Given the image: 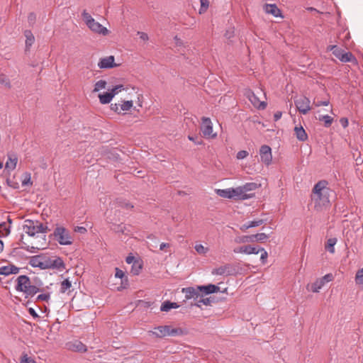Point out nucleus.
Returning a JSON list of instances; mask_svg holds the SVG:
<instances>
[{
    "instance_id": "nucleus-1",
    "label": "nucleus",
    "mask_w": 363,
    "mask_h": 363,
    "mask_svg": "<svg viewBox=\"0 0 363 363\" xmlns=\"http://www.w3.org/2000/svg\"><path fill=\"white\" fill-rule=\"evenodd\" d=\"M326 180H320L316 183L313 189L312 200L315 203V208H320L330 203V189L328 187Z\"/></svg>"
},
{
    "instance_id": "nucleus-2",
    "label": "nucleus",
    "mask_w": 363,
    "mask_h": 363,
    "mask_svg": "<svg viewBox=\"0 0 363 363\" xmlns=\"http://www.w3.org/2000/svg\"><path fill=\"white\" fill-rule=\"evenodd\" d=\"M50 236L60 245H71L74 242L72 233L61 225H57Z\"/></svg>"
},
{
    "instance_id": "nucleus-3",
    "label": "nucleus",
    "mask_w": 363,
    "mask_h": 363,
    "mask_svg": "<svg viewBox=\"0 0 363 363\" xmlns=\"http://www.w3.org/2000/svg\"><path fill=\"white\" fill-rule=\"evenodd\" d=\"M16 290L23 292L27 296H33L40 291L39 288L34 285H31L30 279L26 275H21L17 279Z\"/></svg>"
},
{
    "instance_id": "nucleus-4",
    "label": "nucleus",
    "mask_w": 363,
    "mask_h": 363,
    "mask_svg": "<svg viewBox=\"0 0 363 363\" xmlns=\"http://www.w3.org/2000/svg\"><path fill=\"white\" fill-rule=\"evenodd\" d=\"M23 230L28 235L33 237L38 233H46L48 230V227L38 220L28 219L24 221Z\"/></svg>"
},
{
    "instance_id": "nucleus-5",
    "label": "nucleus",
    "mask_w": 363,
    "mask_h": 363,
    "mask_svg": "<svg viewBox=\"0 0 363 363\" xmlns=\"http://www.w3.org/2000/svg\"><path fill=\"white\" fill-rule=\"evenodd\" d=\"M40 255L42 261L40 269H56L62 270L65 268V263L61 257H49L43 254Z\"/></svg>"
},
{
    "instance_id": "nucleus-6",
    "label": "nucleus",
    "mask_w": 363,
    "mask_h": 363,
    "mask_svg": "<svg viewBox=\"0 0 363 363\" xmlns=\"http://www.w3.org/2000/svg\"><path fill=\"white\" fill-rule=\"evenodd\" d=\"M182 293L185 294L186 300H192L191 306H196L201 307L199 304V298L202 296L201 291L198 289V286L196 287H186L182 289Z\"/></svg>"
},
{
    "instance_id": "nucleus-7",
    "label": "nucleus",
    "mask_w": 363,
    "mask_h": 363,
    "mask_svg": "<svg viewBox=\"0 0 363 363\" xmlns=\"http://www.w3.org/2000/svg\"><path fill=\"white\" fill-rule=\"evenodd\" d=\"M155 331L152 333L155 336L157 337H163L165 336H177L182 333L180 328H172L169 325L158 326L155 328Z\"/></svg>"
},
{
    "instance_id": "nucleus-8",
    "label": "nucleus",
    "mask_w": 363,
    "mask_h": 363,
    "mask_svg": "<svg viewBox=\"0 0 363 363\" xmlns=\"http://www.w3.org/2000/svg\"><path fill=\"white\" fill-rule=\"evenodd\" d=\"M201 130L204 138H214L216 137V133H213V125L209 118H202Z\"/></svg>"
},
{
    "instance_id": "nucleus-9",
    "label": "nucleus",
    "mask_w": 363,
    "mask_h": 363,
    "mask_svg": "<svg viewBox=\"0 0 363 363\" xmlns=\"http://www.w3.org/2000/svg\"><path fill=\"white\" fill-rule=\"evenodd\" d=\"M311 101L306 96H302L299 98L295 99L294 104L297 110L303 113L306 114L311 110Z\"/></svg>"
},
{
    "instance_id": "nucleus-10",
    "label": "nucleus",
    "mask_w": 363,
    "mask_h": 363,
    "mask_svg": "<svg viewBox=\"0 0 363 363\" xmlns=\"http://www.w3.org/2000/svg\"><path fill=\"white\" fill-rule=\"evenodd\" d=\"M260 160L265 165L269 166L272 161V149L269 145H262L259 149Z\"/></svg>"
},
{
    "instance_id": "nucleus-11",
    "label": "nucleus",
    "mask_w": 363,
    "mask_h": 363,
    "mask_svg": "<svg viewBox=\"0 0 363 363\" xmlns=\"http://www.w3.org/2000/svg\"><path fill=\"white\" fill-rule=\"evenodd\" d=\"M333 275L332 274H327L322 278L317 279L312 285L311 290L314 293L319 292L320 289L325 285V283L330 282L333 279Z\"/></svg>"
},
{
    "instance_id": "nucleus-12",
    "label": "nucleus",
    "mask_w": 363,
    "mask_h": 363,
    "mask_svg": "<svg viewBox=\"0 0 363 363\" xmlns=\"http://www.w3.org/2000/svg\"><path fill=\"white\" fill-rule=\"evenodd\" d=\"M245 95L255 107L262 110L266 108L267 104L264 101H261L259 98L250 90H248Z\"/></svg>"
},
{
    "instance_id": "nucleus-13",
    "label": "nucleus",
    "mask_w": 363,
    "mask_h": 363,
    "mask_svg": "<svg viewBox=\"0 0 363 363\" xmlns=\"http://www.w3.org/2000/svg\"><path fill=\"white\" fill-rule=\"evenodd\" d=\"M115 58L113 55L100 59L98 67L100 69H111L118 66L115 62Z\"/></svg>"
},
{
    "instance_id": "nucleus-14",
    "label": "nucleus",
    "mask_w": 363,
    "mask_h": 363,
    "mask_svg": "<svg viewBox=\"0 0 363 363\" xmlns=\"http://www.w3.org/2000/svg\"><path fill=\"white\" fill-rule=\"evenodd\" d=\"M87 26L91 31L96 33L101 34L103 35H106L108 34V30L95 20H94Z\"/></svg>"
},
{
    "instance_id": "nucleus-15",
    "label": "nucleus",
    "mask_w": 363,
    "mask_h": 363,
    "mask_svg": "<svg viewBox=\"0 0 363 363\" xmlns=\"http://www.w3.org/2000/svg\"><path fill=\"white\" fill-rule=\"evenodd\" d=\"M257 247H252L251 245H245L234 249L233 252L235 253H242L246 255H257L259 253V250H257Z\"/></svg>"
},
{
    "instance_id": "nucleus-16",
    "label": "nucleus",
    "mask_w": 363,
    "mask_h": 363,
    "mask_svg": "<svg viewBox=\"0 0 363 363\" xmlns=\"http://www.w3.org/2000/svg\"><path fill=\"white\" fill-rule=\"evenodd\" d=\"M67 346L69 350L74 352H85L87 350L86 346L78 340L69 342Z\"/></svg>"
},
{
    "instance_id": "nucleus-17",
    "label": "nucleus",
    "mask_w": 363,
    "mask_h": 363,
    "mask_svg": "<svg viewBox=\"0 0 363 363\" xmlns=\"http://www.w3.org/2000/svg\"><path fill=\"white\" fill-rule=\"evenodd\" d=\"M198 289L201 291V294H211L219 291L220 288L214 284H210L206 286H198Z\"/></svg>"
},
{
    "instance_id": "nucleus-18",
    "label": "nucleus",
    "mask_w": 363,
    "mask_h": 363,
    "mask_svg": "<svg viewBox=\"0 0 363 363\" xmlns=\"http://www.w3.org/2000/svg\"><path fill=\"white\" fill-rule=\"evenodd\" d=\"M264 9L267 13L272 14L274 17L281 16V11L276 4H266Z\"/></svg>"
},
{
    "instance_id": "nucleus-19",
    "label": "nucleus",
    "mask_w": 363,
    "mask_h": 363,
    "mask_svg": "<svg viewBox=\"0 0 363 363\" xmlns=\"http://www.w3.org/2000/svg\"><path fill=\"white\" fill-rule=\"evenodd\" d=\"M294 132L296 138L300 141H306L308 139V135L302 126H296Z\"/></svg>"
},
{
    "instance_id": "nucleus-20",
    "label": "nucleus",
    "mask_w": 363,
    "mask_h": 363,
    "mask_svg": "<svg viewBox=\"0 0 363 363\" xmlns=\"http://www.w3.org/2000/svg\"><path fill=\"white\" fill-rule=\"evenodd\" d=\"M18 158L16 155H12L9 156V159L6 162L5 169L9 171L13 170L17 164Z\"/></svg>"
},
{
    "instance_id": "nucleus-21",
    "label": "nucleus",
    "mask_w": 363,
    "mask_h": 363,
    "mask_svg": "<svg viewBox=\"0 0 363 363\" xmlns=\"http://www.w3.org/2000/svg\"><path fill=\"white\" fill-rule=\"evenodd\" d=\"M233 194H234L235 199H240V200H245L250 198L243 191V189H242V186L237 187L235 189L233 188Z\"/></svg>"
},
{
    "instance_id": "nucleus-22",
    "label": "nucleus",
    "mask_w": 363,
    "mask_h": 363,
    "mask_svg": "<svg viewBox=\"0 0 363 363\" xmlns=\"http://www.w3.org/2000/svg\"><path fill=\"white\" fill-rule=\"evenodd\" d=\"M216 194L220 197L225 199L234 198V194H233L232 193L233 192V188H228L225 189H216Z\"/></svg>"
},
{
    "instance_id": "nucleus-23",
    "label": "nucleus",
    "mask_w": 363,
    "mask_h": 363,
    "mask_svg": "<svg viewBox=\"0 0 363 363\" xmlns=\"http://www.w3.org/2000/svg\"><path fill=\"white\" fill-rule=\"evenodd\" d=\"M229 266L224 265L220 267L216 268L212 271V274L214 275H229L230 272L228 271Z\"/></svg>"
},
{
    "instance_id": "nucleus-24",
    "label": "nucleus",
    "mask_w": 363,
    "mask_h": 363,
    "mask_svg": "<svg viewBox=\"0 0 363 363\" xmlns=\"http://www.w3.org/2000/svg\"><path fill=\"white\" fill-rule=\"evenodd\" d=\"M99 101L102 104H106L111 101L113 95L110 92H105L99 95Z\"/></svg>"
},
{
    "instance_id": "nucleus-25",
    "label": "nucleus",
    "mask_w": 363,
    "mask_h": 363,
    "mask_svg": "<svg viewBox=\"0 0 363 363\" xmlns=\"http://www.w3.org/2000/svg\"><path fill=\"white\" fill-rule=\"evenodd\" d=\"M24 35L26 38V46L27 48H29L33 44V43L35 41V38H34L32 32L29 30H25Z\"/></svg>"
},
{
    "instance_id": "nucleus-26",
    "label": "nucleus",
    "mask_w": 363,
    "mask_h": 363,
    "mask_svg": "<svg viewBox=\"0 0 363 363\" xmlns=\"http://www.w3.org/2000/svg\"><path fill=\"white\" fill-rule=\"evenodd\" d=\"M179 307V306L177 303L170 302V301H164L162 304L160 310L162 311L167 312V311H169L172 308H177Z\"/></svg>"
},
{
    "instance_id": "nucleus-27",
    "label": "nucleus",
    "mask_w": 363,
    "mask_h": 363,
    "mask_svg": "<svg viewBox=\"0 0 363 363\" xmlns=\"http://www.w3.org/2000/svg\"><path fill=\"white\" fill-rule=\"evenodd\" d=\"M29 264L33 267H38L40 269V266L42 265L41 255H39L31 257L29 260Z\"/></svg>"
},
{
    "instance_id": "nucleus-28",
    "label": "nucleus",
    "mask_w": 363,
    "mask_h": 363,
    "mask_svg": "<svg viewBox=\"0 0 363 363\" xmlns=\"http://www.w3.org/2000/svg\"><path fill=\"white\" fill-rule=\"evenodd\" d=\"M235 241L237 243H246V242H253L254 238L253 235H242L235 238Z\"/></svg>"
},
{
    "instance_id": "nucleus-29",
    "label": "nucleus",
    "mask_w": 363,
    "mask_h": 363,
    "mask_svg": "<svg viewBox=\"0 0 363 363\" xmlns=\"http://www.w3.org/2000/svg\"><path fill=\"white\" fill-rule=\"evenodd\" d=\"M354 55L350 52H345L341 55L340 60L343 62H349L354 60Z\"/></svg>"
},
{
    "instance_id": "nucleus-30",
    "label": "nucleus",
    "mask_w": 363,
    "mask_h": 363,
    "mask_svg": "<svg viewBox=\"0 0 363 363\" xmlns=\"http://www.w3.org/2000/svg\"><path fill=\"white\" fill-rule=\"evenodd\" d=\"M337 242L336 238H330L327 240V244L325 245V249L329 251L330 253L335 252V245Z\"/></svg>"
},
{
    "instance_id": "nucleus-31",
    "label": "nucleus",
    "mask_w": 363,
    "mask_h": 363,
    "mask_svg": "<svg viewBox=\"0 0 363 363\" xmlns=\"http://www.w3.org/2000/svg\"><path fill=\"white\" fill-rule=\"evenodd\" d=\"M71 287H72V282L68 279H66L61 282L60 292L65 293Z\"/></svg>"
},
{
    "instance_id": "nucleus-32",
    "label": "nucleus",
    "mask_w": 363,
    "mask_h": 363,
    "mask_svg": "<svg viewBox=\"0 0 363 363\" xmlns=\"http://www.w3.org/2000/svg\"><path fill=\"white\" fill-rule=\"evenodd\" d=\"M141 269H142L141 263L138 260L134 261V262L132 265V268H131V273L133 275H138L140 273Z\"/></svg>"
},
{
    "instance_id": "nucleus-33",
    "label": "nucleus",
    "mask_w": 363,
    "mask_h": 363,
    "mask_svg": "<svg viewBox=\"0 0 363 363\" xmlns=\"http://www.w3.org/2000/svg\"><path fill=\"white\" fill-rule=\"evenodd\" d=\"M122 102V104H120L121 112L129 111L133 106V101H124Z\"/></svg>"
},
{
    "instance_id": "nucleus-34",
    "label": "nucleus",
    "mask_w": 363,
    "mask_h": 363,
    "mask_svg": "<svg viewBox=\"0 0 363 363\" xmlns=\"http://www.w3.org/2000/svg\"><path fill=\"white\" fill-rule=\"evenodd\" d=\"M319 120L323 121L324 123V125L327 128L330 127L333 121V118L328 115L320 116Z\"/></svg>"
},
{
    "instance_id": "nucleus-35",
    "label": "nucleus",
    "mask_w": 363,
    "mask_h": 363,
    "mask_svg": "<svg viewBox=\"0 0 363 363\" xmlns=\"http://www.w3.org/2000/svg\"><path fill=\"white\" fill-rule=\"evenodd\" d=\"M106 82L105 80L101 79L96 82L94 84V88L93 91L94 92H98L100 90H102L106 88Z\"/></svg>"
},
{
    "instance_id": "nucleus-36",
    "label": "nucleus",
    "mask_w": 363,
    "mask_h": 363,
    "mask_svg": "<svg viewBox=\"0 0 363 363\" xmlns=\"http://www.w3.org/2000/svg\"><path fill=\"white\" fill-rule=\"evenodd\" d=\"M355 282L357 285L362 286L363 287V267L357 272L355 275Z\"/></svg>"
},
{
    "instance_id": "nucleus-37",
    "label": "nucleus",
    "mask_w": 363,
    "mask_h": 363,
    "mask_svg": "<svg viewBox=\"0 0 363 363\" xmlns=\"http://www.w3.org/2000/svg\"><path fill=\"white\" fill-rule=\"evenodd\" d=\"M82 16L86 26L89 25L94 20L86 10L83 11Z\"/></svg>"
},
{
    "instance_id": "nucleus-38",
    "label": "nucleus",
    "mask_w": 363,
    "mask_h": 363,
    "mask_svg": "<svg viewBox=\"0 0 363 363\" xmlns=\"http://www.w3.org/2000/svg\"><path fill=\"white\" fill-rule=\"evenodd\" d=\"M10 227L5 223H0V235L6 236L10 233Z\"/></svg>"
},
{
    "instance_id": "nucleus-39",
    "label": "nucleus",
    "mask_w": 363,
    "mask_h": 363,
    "mask_svg": "<svg viewBox=\"0 0 363 363\" xmlns=\"http://www.w3.org/2000/svg\"><path fill=\"white\" fill-rule=\"evenodd\" d=\"M330 50L333 51V54L340 60L341 55L344 52V50L338 48L336 45L330 46Z\"/></svg>"
},
{
    "instance_id": "nucleus-40",
    "label": "nucleus",
    "mask_w": 363,
    "mask_h": 363,
    "mask_svg": "<svg viewBox=\"0 0 363 363\" xmlns=\"http://www.w3.org/2000/svg\"><path fill=\"white\" fill-rule=\"evenodd\" d=\"M194 249L200 255H205V254H206L208 252V247H205L201 244H196L194 246Z\"/></svg>"
},
{
    "instance_id": "nucleus-41",
    "label": "nucleus",
    "mask_w": 363,
    "mask_h": 363,
    "mask_svg": "<svg viewBox=\"0 0 363 363\" xmlns=\"http://www.w3.org/2000/svg\"><path fill=\"white\" fill-rule=\"evenodd\" d=\"M257 187V184L255 183H246L244 186H242V189H243V191L245 193L246 191H250L256 189Z\"/></svg>"
},
{
    "instance_id": "nucleus-42",
    "label": "nucleus",
    "mask_w": 363,
    "mask_h": 363,
    "mask_svg": "<svg viewBox=\"0 0 363 363\" xmlns=\"http://www.w3.org/2000/svg\"><path fill=\"white\" fill-rule=\"evenodd\" d=\"M112 229L116 233H121L123 234H125L126 228L124 225H122V224H120V225L114 224V225H113Z\"/></svg>"
},
{
    "instance_id": "nucleus-43",
    "label": "nucleus",
    "mask_w": 363,
    "mask_h": 363,
    "mask_svg": "<svg viewBox=\"0 0 363 363\" xmlns=\"http://www.w3.org/2000/svg\"><path fill=\"white\" fill-rule=\"evenodd\" d=\"M254 241L262 242L268 238V235L264 233H257L253 235Z\"/></svg>"
},
{
    "instance_id": "nucleus-44",
    "label": "nucleus",
    "mask_w": 363,
    "mask_h": 363,
    "mask_svg": "<svg viewBox=\"0 0 363 363\" xmlns=\"http://www.w3.org/2000/svg\"><path fill=\"white\" fill-rule=\"evenodd\" d=\"M257 250H259V253L261 252V256H260L261 262L263 264L266 263L267 259V257H268L267 252L263 247L257 248Z\"/></svg>"
},
{
    "instance_id": "nucleus-45",
    "label": "nucleus",
    "mask_w": 363,
    "mask_h": 363,
    "mask_svg": "<svg viewBox=\"0 0 363 363\" xmlns=\"http://www.w3.org/2000/svg\"><path fill=\"white\" fill-rule=\"evenodd\" d=\"M201 8L199 9V13H203L206 11L209 6L208 0H200Z\"/></svg>"
},
{
    "instance_id": "nucleus-46",
    "label": "nucleus",
    "mask_w": 363,
    "mask_h": 363,
    "mask_svg": "<svg viewBox=\"0 0 363 363\" xmlns=\"http://www.w3.org/2000/svg\"><path fill=\"white\" fill-rule=\"evenodd\" d=\"M20 363H36L35 361L27 354H23L20 360Z\"/></svg>"
},
{
    "instance_id": "nucleus-47",
    "label": "nucleus",
    "mask_w": 363,
    "mask_h": 363,
    "mask_svg": "<svg viewBox=\"0 0 363 363\" xmlns=\"http://www.w3.org/2000/svg\"><path fill=\"white\" fill-rule=\"evenodd\" d=\"M24 245H25V246L21 247V248L30 252V253H35L37 252V250L44 248V247H40L29 246L26 244H24Z\"/></svg>"
},
{
    "instance_id": "nucleus-48",
    "label": "nucleus",
    "mask_w": 363,
    "mask_h": 363,
    "mask_svg": "<svg viewBox=\"0 0 363 363\" xmlns=\"http://www.w3.org/2000/svg\"><path fill=\"white\" fill-rule=\"evenodd\" d=\"M248 222L250 223V228H255V227H257V226L262 225L264 223V220L257 219V220H251V221H248Z\"/></svg>"
},
{
    "instance_id": "nucleus-49",
    "label": "nucleus",
    "mask_w": 363,
    "mask_h": 363,
    "mask_svg": "<svg viewBox=\"0 0 363 363\" xmlns=\"http://www.w3.org/2000/svg\"><path fill=\"white\" fill-rule=\"evenodd\" d=\"M50 298V294L49 293H47V294H39L38 296H37V298L36 300L37 301H48Z\"/></svg>"
},
{
    "instance_id": "nucleus-50",
    "label": "nucleus",
    "mask_w": 363,
    "mask_h": 363,
    "mask_svg": "<svg viewBox=\"0 0 363 363\" xmlns=\"http://www.w3.org/2000/svg\"><path fill=\"white\" fill-rule=\"evenodd\" d=\"M123 89V85H116L111 90L110 93L113 95V97H114L119 91Z\"/></svg>"
},
{
    "instance_id": "nucleus-51",
    "label": "nucleus",
    "mask_w": 363,
    "mask_h": 363,
    "mask_svg": "<svg viewBox=\"0 0 363 363\" xmlns=\"http://www.w3.org/2000/svg\"><path fill=\"white\" fill-rule=\"evenodd\" d=\"M211 301L209 298H203V294H202V296L199 298V304L201 306V304L205 306L211 305Z\"/></svg>"
},
{
    "instance_id": "nucleus-52",
    "label": "nucleus",
    "mask_w": 363,
    "mask_h": 363,
    "mask_svg": "<svg viewBox=\"0 0 363 363\" xmlns=\"http://www.w3.org/2000/svg\"><path fill=\"white\" fill-rule=\"evenodd\" d=\"M117 203H118L119 206H121L122 208H126V209H131L133 208V206L129 203L128 202H126L125 201H118Z\"/></svg>"
},
{
    "instance_id": "nucleus-53",
    "label": "nucleus",
    "mask_w": 363,
    "mask_h": 363,
    "mask_svg": "<svg viewBox=\"0 0 363 363\" xmlns=\"http://www.w3.org/2000/svg\"><path fill=\"white\" fill-rule=\"evenodd\" d=\"M0 274L8 276L11 274V271H10L9 266H4L0 268Z\"/></svg>"
},
{
    "instance_id": "nucleus-54",
    "label": "nucleus",
    "mask_w": 363,
    "mask_h": 363,
    "mask_svg": "<svg viewBox=\"0 0 363 363\" xmlns=\"http://www.w3.org/2000/svg\"><path fill=\"white\" fill-rule=\"evenodd\" d=\"M249 153L246 150H240L239 151L236 155V158L238 160H242L245 159L248 156Z\"/></svg>"
},
{
    "instance_id": "nucleus-55",
    "label": "nucleus",
    "mask_w": 363,
    "mask_h": 363,
    "mask_svg": "<svg viewBox=\"0 0 363 363\" xmlns=\"http://www.w3.org/2000/svg\"><path fill=\"white\" fill-rule=\"evenodd\" d=\"M111 109L118 114L121 113L120 110V104H111Z\"/></svg>"
},
{
    "instance_id": "nucleus-56",
    "label": "nucleus",
    "mask_w": 363,
    "mask_h": 363,
    "mask_svg": "<svg viewBox=\"0 0 363 363\" xmlns=\"http://www.w3.org/2000/svg\"><path fill=\"white\" fill-rule=\"evenodd\" d=\"M0 84H5L6 86L10 87V82L6 79V77L2 74H0Z\"/></svg>"
},
{
    "instance_id": "nucleus-57",
    "label": "nucleus",
    "mask_w": 363,
    "mask_h": 363,
    "mask_svg": "<svg viewBox=\"0 0 363 363\" xmlns=\"http://www.w3.org/2000/svg\"><path fill=\"white\" fill-rule=\"evenodd\" d=\"M115 277L116 278L123 279V277H125V273L121 269L116 268Z\"/></svg>"
},
{
    "instance_id": "nucleus-58",
    "label": "nucleus",
    "mask_w": 363,
    "mask_h": 363,
    "mask_svg": "<svg viewBox=\"0 0 363 363\" xmlns=\"http://www.w3.org/2000/svg\"><path fill=\"white\" fill-rule=\"evenodd\" d=\"M138 35H139L140 38L144 41H146L149 39L147 34L144 32L138 31Z\"/></svg>"
},
{
    "instance_id": "nucleus-59",
    "label": "nucleus",
    "mask_w": 363,
    "mask_h": 363,
    "mask_svg": "<svg viewBox=\"0 0 363 363\" xmlns=\"http://www.w3.org/2000/svg\"><path fill=\"white\" fill-rule=\"evenodd\" d=\"M330 101L329 100H325V101H318L315 103V106H328L329 105Z\"/></svg>"
},
{
    "instance_id": "nucleus-60",
    "label": "nucleus",
    "mask_w": 363,
    "mask_h": 363,
    "mask_svg": "<svg viewBox=\"0 0 363 363\" xmlns=\"http://www.w3.org/2000/svg\"><path fill=\"white\" fill-rule=\"evenodd\" d=\"M340 123L342 125V126L343 128H347L348 126V124H349L348 120L346 118H340Z\"/></svg>"
},
{
    "instance_id": "nucleus-61",
    "label": "nucleus",
    "mask_w": 363,
    "mask_h": 363,
    "mask_svg": "<svg viewBox=\"0 0 363 363\" xmlns=\"http://www.w3.org/2000/svg\"><path fill=\"white\" fill-rule=\"evenodd\" d=\"M10 271H11V274H17L19 272V268L14 265H9Z\"/></svg>"
},
{
    "instance_id": "nucleus-62",
    "label": "nucleus",
    "mask_w": 363,
    "mask_h": 363,
    "mask_svg": "<svg viewBox=\"0 0 363 363\" xmlns=\"http://www.w3.org/2000/svg\"><path fill=\"white\" fill-rule=\"evenodd\" d=\"M250 228V223L249 222H247L245 223H244L243 225H242L240 227V230H242V231H245L247 230V229Z\"/></svg>"
},
{
    "instance_id": "nucleus-63",
    "label": "nucleus",
    "mask_w": 363,
    "mask_h": 363,
    "mask_svg": "<svg viewBox=\"0 0 363 363\" xmlns=\"http://www.w3.org/2000/svg\"><path fill=\"white\" fill-rule=\"evenodd\" d=\"M28 312H29V314L30 315H32L33 318H38V313H36V311H35V309H33V308H30L28 309Z\"/></svg>"
},
{
    "instance_id": "nucleus-64",
    "label": "nucleus",
    "mask_w": 363,
    "mask_h": 363,
    "mask_svg": "<svg viewBox=\"0 0 363 363\" xmlns=\"http://www.w3.org/2000/svg\"><path fill=\"white\" fill-rule=\"evenodd\" d=\"M282 116V113L281 111H277L274 115V118L275 121H279Z\"/></svg>"
}]
</instances>
